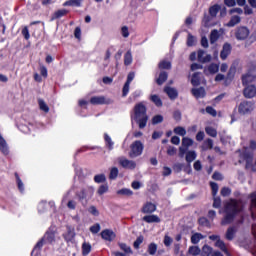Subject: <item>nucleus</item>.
I'll use <instances>...</instances> for the list:
<instances>
[{"instance_id": "41", "label": "nucleus", "mask_w": 256, "mask_h": 256, "mask_svg": "<svg viewBox=\"0 0 256 256\" xmlns=\"http://www.w3.org/2000/svg\"><path fill=\"white\" fill-rule=\"evenodd\" d=\"M38 105L41 111H44V113H49V106H47V103H45V101H43L42 99H39Z\"/></svg>"}, {"instance_id": "20", "label": "nucleus", "mask_w": 256, "mask_h": 256, "mask_svg": "<svg viewBox=\"0 0 256 256\" xmlns=\"http://www.w3.org/2000/svg\"><path fill=\"white\" fill-rule=\"evenodd\" d=\"M235 233H237V229L235 227H229L226 231V239L233 241L235 239Z\"/></svg>"}, {"instance_id": "26", "label": "nucleus", "mask_w": 256, "mask_h": 256, "mask_svg": "<svg viewBox=\"0 0 256 256\" xmlns=\"http://www.w3.org/2000/svg\"><path fill=\"white\" fill-rule=\"evenodd\" d=\"M211 253H213V248L207 244H205L203 247H202V251L200 252V255L201 256H210Z\"/></svg>"}, {"instance_id": "37", "label": "nucleus", "mask_w": 256, "mask_h": 256, "mask_svg": "<svg viewBox=\"0 0 256 256\" xmlns=\"http://www.w3.org/2000/svg\"><path fill=\"white\" fill-rule=\"evenodd\" d=\"M221 9V6L215 4L214 6H211L209 9V13L211 17H217V14L219 13V10Z\"/></svg>"}, {"instance_id": "21", "label": "nucleus", "mask_w": 256, "mask_h": 256, "mask_svg": "<svg viewBox=\"0 0 256 256\" xmlns=\"http://www.w3.org/2000/svg\"><path fill=\"white\" fill-rule=\"evenodd\" d=\"M90 103L92 105H104L105 103V97L103 96H95L90 99Z\"/></svg>"}, {"instance_id": "34", "label": "nucleus", "mask_w": 256, "mask_h": 256, "mask_svg": "<svg viewBox=\"0 0 256 256\" xmlns=\"http://www.w3.org/2000/svg\"><path fill=\"white\" fill-rule=\"evenodd\" d=\"M218 40H219V31L212 30L210 33V43L213 45V43H217Z\"/></svg>"}, {"instance_id": "12", "label": "nucleus", "mask_w": 256, "mask_h": 256, "mask_svg": "<svg viewBox=\"0 0 256 256\" xmlns=\"http://www.w3.org/2000/svg\"><path fill=\"white\" fill-rule=\"evenodd\" d=\"M155 211H157V205H155V204H153L151 202H147L142 207V213H144V214L155 213Z\"/></svg>"}, {"instance_id": "9", "label": "nucleus", "mask_w": 256, "mask_h": 256, "mask_svg": "<svg viewBox=\"0 0 256 256\" xmlns=\"http://www.w3.org/2000/svg\"><path fill=\"white\" fill-rule=\"evenodd\" d=\"M241 157L246 161V169H253V153L245 150Z\"/></svg>"}, {"instance_id": "17", "label": "nucleus", "mask_w": 256, "mask_h": 256, "mask_svg": "<svg viewBox=\"0 0 256 256\" xmlns=\"http://www.w3.org/2000/svg\"><path fill=\"white\" fill-rule=\"evenodd\" d=\"M145 223H161V218L157 215H147L142 218Z\"/></svg>"}, {"instance_id": "25", "label": "nucleus", "mask_w": 256, "mask_h": 256, "mask_svg": "<svg viewBox=\"0 0 256 256\" xmlns=\"http://www.w3.org/2000/svg\"><path fill=\"white\" fill-rule=\"evenodd\" d=\"M42 239L45 243H53L55 241V234L53 232H46Z\"/></svg>"}, {"instance_id": "15", "label": "nucleus", "mask_w": 256, "mask_h": 256, "mask_svg": "<svg viewBox=\"0 0 256 256\" xmlns=\"http://www.w3.org/2000/svg\"><path fill=\"white\" fill-rule=\"evenodd\" d=\"M165 93L168 95L169 99H177L179 97V92H177V89L171 88V87H166L164 88Z\"/></svg>"}, {"instance_id": "14", "label": "nucleus", "mask_w": 256, "mask_h": 256, "mask_svg": "<svg viewBox=\"0 0 256 256\" xmlns=\"http://www.w3.org/2000/svg\"><path fill=\"white\" fill-rule=\"evenodd\" d=\"M191 93L194 97H196V99H203V97L206 95L205 88L203 87L193 88Z\"/></svg>"}, {"instance_id": "31", "label": "nucleus", "mask_w": 256, "mask_h": 256, "mask_svg": "<svg viewBox=\"0 0 256 256\" xmlns=\"http://www.w3.org/2000/svg\"><path fill=\"white\" fill-rule=\"evenodd\" d=\"M191 83L194 87L201 85V78H199V72H195L192 75Z\"/></svg>"}, {"instance_id": "62", "label": "nucleus", "mask_w": 256, "mask_h": 256, "mask_svg": "<svg viewBox=\"0 0 256 256\" xmlns=\"http://www.w3.org/2000/svg\"><path fill=\"white\" fill-rule=\"evenodd\" d=\"M199 225H202V227H209V220L207 218L202 217L198 220Z\"/></svg>"}, {"instance_id": "40", "label": "nucleus", "mask_w": 256, "mask_h": 256, "mask_svg": "<svg viewBox=\"0 0 256 256\" xmlns=\"http://www.w3.org/2000/svg\"><path fill=\"white\" fill-rule=\"evenodd\" d=\"M208 71L212 75H215V73L219 72V64L212 63L208 66Z\"/></svg>"}, {"instance_id": "60", "label": "nucleus", "mask_w": 256, "mask_h": 256, "mask_svg": "<svg viewBox=\"0 0 256 256\" xmlns=\"http://www.w3.org/2000/svg\"><path fill=\"white\" fill-rule=\"evenodd\" d=\"M91 233L97 234L99 231H101V225L99 224H94L93 226L90 227Z\"/></svg>"}, {"instance_id": "13", "label": "nucleus", "mask_w": 256, "mask_h": 256, "mask_svg": "<svg viewBox=\"0 0 256 256\" xmlns=\"http://www.w3.org/2000/svg\"><path fill=\"white\" fill-rule=\"evenodd\" d=\"M101 237L105 241H113L115 239V232L109 229H106L101 232Z\"/></svg>"}, {"instance_id": "57", "label": "nucleus", "mask_w": 256, "mask_h": 256, "mask_svg": "<svg viewBox=\"0 0 256 256\" xmlns=\"http://www.w3.org/2000/svg\"><path fill=\"white\" fill-rule=\"evenodd\" d=\"M22 35H23L24 39H26V41H28V39L31 38V35L29 34V28L27 26H25L22 29Z\"/></svg>"}, {"instance_id": "24", "label": "nucleus", "mask_w": 256, "mask_h": 256, "mask_svg": "<svg viewBox=\"0 0 256 256\" xmlns=\"http://www.w3.org/2000/svg\"><path fill=\"white\" fill-rule=\"evenodd\" d=\"M251 205H252V217L256 215V192L250 194Z\"/></svg>"}, {"instance_id": "3", "label": "nucleus", "mask_w": 256, "mask_h": 256, "mask_svg": "<svg viewBox=\"0 0 256 256\" xmlns=\"http://www.w3.org/2000/svg\"><path fill=\"white\" fill-rule=\"evenodd\" d=\"M143 149H145L143 142H141L140 140L134 141L130 145L129 158L135 159V157H141V155H143Z\"/></svg>"}, {"instance_id": "63", "label": "nucleus", "mask_w": 256, "mask_h": 256, "mask_svg": "<svg viewBox=\"0 0 256 256\" xmlns=\"http://www.w3.org/2000/svg\"><path fill=\"white\" fill-rule=\"evenodd\" d=\"M143 236H139L136 241L134 242L133 246L134 249H139V246L141 245V243H143Z\"/></svg>"}, {"instance_id": "53", "label": "nucleus", "mask_w": 256, "mask_h": 256, "mask_svg": "<svg viewBox=\"0 0 256 256\" xmlns=\"http://www.w3.org/2000/svg\"><path fill=\"white\" fill-rule=\"evenodd\" d=\"M104 139L107 143L108 149L111 151V149H113V141L111 140V137H109V135L105 134Z\"/></svg>"}, {"instance_id": "33", "label": "nucleus", "mask_w": 256, "mask_h": 256, "mask_svg": "<svg viewBox=\"0 0 256 256\" xmlns=\"http://www.w3.org/2000/svg\"><path fill=\"white\" fill-rule=\"evenodd\" d=\"M203 151H208V149H213V139L208 138L203 142L202 145Z\"/></svg>"}, {"instance_id": "11", "label": "nucleus", "mask_w": 256, "mask_h": 256, "mask_svg": "<svg viewBox=\"0 0 256 256\" xmlns=\"http://www.w3.org/2000/svg\"><path fill=\"white\" fill-rule=\"evenodd\" d=\"M229 55H231V44L225 43L220 52V59H222V61H225V59H227Z\"/></svg>"}, {"instance_id": "28", "label": "nucleus", "mask_w": 256, "mask_h": 256, "mask_svg": "<svg viewBox=\"0 0 256 256\" xmlns=\"http://www.w3.org/2000/svg\"><path fill=\"white\" fill-rule=\"evenodd\" d=\"M133 63V55L131 54V50H128L124 55V65L129 66Z\"/></svg>"}, {"instance_id": "35", "label": "nucleus", "mask_w": 256, "mask_h": 256, "mask_svg": "<svg viewBox=\"0 0 256 256\" xmlns=\"http://www.w3.org/2000/svg\"><path fill=\"white\" fill-rule=\"evenodd\" d=\"M68 11L66 9L57 10L53 16L52 19H61V17H65L67 15Z\"/></svg>"}, {"instance_id": "5", "label": "nucleus", "mask_w": 256, "mask_h": 256, "mask_svg": "<svg viewBox=\"0 0 256 256\" xmlns=\"http://www.w3.org/2000/svg\"><path fill=\"white\" fill-rule=\"evenodd\" d=\"M235 37L238 41H245V39L249 37V28L245 26L238 27L235 32Z\"/></svg>"}, {"instance_id": "4", "label": "nucleus", "mask_w": 256, "mask_h": 256, "mask_svg": "<svg viewBox=\"0 0 256 256\" xmlns=\"http://www.w3.org/2000/svg\"><path fill=\"white\" fill-rule=\"evenodd\" d=\"M118 163L120 166L123 167V169H130V171H133V169H136L137 163L133 160H129L125 157H119Z\"/></svg>"}, {"instance_id": "8", "label": "nucleus", "mask_w": 256, "mask_h": 256, "mask_svg": "<svg viewBox=\"0 0 256 256\" xmlns=\"http://www.w3.org/2000/svg\"><path fill=\"white\" fill-rule=\"evenodd\" d=\"M243 95L246 99H253L256 96V86L251 84L244 86Z\"/></svg>"}, {"instance_id": "7", "label": "nucleus", "mask_w": 256, "mask_h": 256, "mask_svg": "<svg viewBox=\"0 0 256 256\" xmlns=\"http://www.w3.org/2000/svg\"><path fill=\"white\" fill-rule=\"evenodd\" d=\"M134 79H135V72H130L122 88V97H127V94L129 93V87L131 85V81H133Z\"/></svg>"}, {"instance_id": "48", "label": "nucleus", "mask_w": 256, "mask_h": 256, "mask_svg": "<svg viewBox=\"0 0 256 256\" xmlns=\"http://www.w3.org/2000/svg\"><path fill=\"white\" fill-rule=\"evenodd\" d=\"M159 69H171V63L167 60L161 61L158 64Z\"/></svg>"}, {"instance_id": "36", "label": "nucleus", "mask_w": 256, "mask_h": 256, "mask_svg": "<svg viewBox=\"0 0 256 256\" xmlns=\"http://www.w3.org/2000/svg\"><path fill=\"white\" fill-rule=\"evenodd\" d=\"M150 99L156 107H163V101H161V98L158 95H152L150 96Z\"/></svg>"}, {"instance_id": "27", "label": "nucleus", "mask_w": 256, "mask_h": 256, "mask_svg": "<svg viewBox=\"0 0 256 256\" xmlns=\"http://www.w3.org/2000/svg\"><path fill=\"white\" fill-rule=\"evenodd\" d=\"M241 23V17L232 16L230 21L227 23V27H235V25H239Z\"/></svg>"}, {"instance_id": "43", "label": "nucleus", "mask_w": 256, "mask_h": 256, "mask_svg": "<svg viewBox=\"0 0 256 256\" xmlns=\"http://www.w3.org/2000/svg\"><path fill=\"white\" fill-rule=\"evenodd\" d=\"M205 132L207 133V135H209L210 137H217V130L211 126H207L205 128Z\"/></svg>"}, {"instance_id": "55", "label": "nucleus", "mask_w": 256, "mask_h": 256, "mask_svg": "<svg viewBox=\"0 0 256 256\" xmlns=\"http://www.w3.org/2000/svg\"><path fill=\"white\" fill-rule=\"evenodd\" d=\"M206 113H208V115H212V117H217V110L211 106L206 107Z\"/></svg>"}, {"instance_id": "39", "label": "nucleus", "mask_w": 256, "mask_h": 256, "mask_svg": "<svg viewBox=\"0 0 256 256\" xmlns=\"http://www.w3.org/2000/svg\"><path fill=\"white\" fill-rule=\"evenodd\" d=\"M118 245H119L120 249H121L122 251H124V253H125L126 255H129V254L133 253V250H131V247L128 246L127 244H125V243H119Z\"/></svg>"}, {"instance_id": "50", "label": "nucleus", "mask_w": 256, "mask_h": 256, "mask_svg": "<svg viewBox=\"0 0 256 256\" xmlns=\"http://www.w3.org/2000/svg\"><path fill=\"white\" fill-rule=\"evenodd\" d=\"M117 193H118V195H125L126 197H131V195H133V191H131L127 188L118 190Z\"/></svg>"}, {"instance_id": "47", "label": "nucleus", "mask_w": 256, "mask_h": 256, "mask_svg": "<svg viewBox=\"0 0 256 256\" xmlns=\"http://www.w3.org/2000/svg\"><path fill=\"white\" fill-rule=\"evenodd\" d=\"M210 187H211V190H212L213 197H216L217 193L219 191V185L215 182H210Z\"/></svg>"}, {"instance_id": "29", "label": "nucleus", "mask_w": 256, "mask_h": 256, "mask_svg": "<svg viewBox=\"0 0 256 256\" xmlns=\"http://www.w3.org/2000/svg\"><path fill=\"white\" fill-rule=\"evenodd\" d=\"M188 253L192 256L201 255V248H199V246H190L188 249Z\"/></svg>"}, {"instance_id": "10", "label": "nucleus", "mask_w": 256, "mask_h": 256, "mask_svg": "<svg viewBox=\"0 0 256 256\" xmlns=\"http://www.w3.org/2000/svg\"><path fill=\"white\" fill-rule=\"evenodd\" d=\"M197 59L199 63H210L211 61V54H206L204 50H198L197 52Z\"/></svg>"}, {"instance_id": "56", "label": "nucleus", "mask_w": 256, "mask_h": 256, "mask_svg": "<svg viewBox=\"0 0 256 256\" xmlns=\"http://www.w3.org/2000/svg\"><path fill=\"white\" fill-rule=\"evenodd\" d=\"M214 198H213V207L215 208V209H219V207H221V198L220 197H215V196H213Z\"/></svg>"}, {"instance_id": "16", "label": "nucleus", "mask_w": 256, "mask_h": 256, "mask_svg": "<svg viewBox=\"0 0 256 256\" xmlns=\"http://www.w3.org/2000/svg\"><path fill=\"white\" fill-rule=\"evenodd\" d=\"M0 151L3 155H7L9 153V146H7V141L0 134Z\"/></svg>"}, {"instance_id": "2", "label": "nucleus", "mask_w": 256, "mask_h": 256, "mask_svg": "<svg viewBox=\"0 0 256 256\" xmlns=\"http://www.w3.org/2000/svg\"><path fill=\"white\" fill-rule=\"evenodd\" d=\"M134 115L131 119L137 123L139 129H145L147 127V121H149V116L147 115V107L143 102H140L134 106Z\"/></svg>"}, {"instance_id": "38", "label": "nucleus", "mask_w": 256, "mask_h": 256, "mask_svg": "<svg viewBox=\"0 0 256 256\" xmlns=\"http://www.w3.org/2000/svg\"><path fill=\"white\" fill-rule=\"evenodd\" d=\"M89 253H91V244L87 243V242H84L82 244V255L86 256Z\"/></svg>"}, {"instance_id": "64", "label": "nucleus", "mask_w": 256, "mask_h": 256, "mask_svg": "<svg viewBox=\"0 0 256 256\" xmlns=\"http://www.w3.org/2000/svg\"><path fill=\"white\" fill-rule=\"evenodd\" d=\"M171 243H173V238L169 237L168 235H165V237H164V245L166 247H171Z\"/></svg>"}, {"instance_id": "22", "label": "nucleus", "mask_w": 256, "mask_h": 256, "mask_svg": "<svg viewBox=\"0 0 256 256\" xmlns=\"http://www.w3.org/2000/svg\"><path fill=\"white\" fill-rule=\"evenodd\" d=\"M197 159V152L194 150H190L186 153V161L187 163H193Z\"/></svg>"}, {"instance_id": "23", "label": "nucleus", "mask_w": 256, "mask_h": 256, "mask_svg": "<svg viewBox=\"0 0 256 256\" xmlns=\"http://www.w3.org/2000/svg\"><path fill=\"white\" fill-rule=\"evenodd\" d=\"M201 239H205V236H203V234H201V233H194L191 236V243L193 245H197V243H199V241H201Z\"/></svg>"}, {"instance_id": "61", "label": "nucleus", "mask_w": 256, "mask_h": 256, "mask_svg": "<svg viewBox=\"0 0 256 256\" xmlns=\"http://www.w3.org/2000/svg\"><path fill=\"white\" fill-rule=\"evenodd\" d=\"M187 45L188 47H193L195 45V37L191 34H188Z\"/></svg>"}, {"instance_id": "30", "label": "nucleus", "mask_w": 256, "mask_h": 256, "mask_svg": "<svg viewBox=\"0 0 256 256\" xmlns=\"http://www.w3.org/2000/svg\"><path fill=\"white\" fill-rule=\"evenodd\" d=\"M216 247H218L219 249H221V251H223V253H225V255L229 256V251L227 250V247L225 246V242H223V240H217L216 241Z\"/></svg>"}, {"instance_id": "32", "label": "nucleus", "mask_w": 256, "mask_h": 256, "mask_svg": "<svg viewBox=\"0 0 256 256\" xmlns=\"http://www.w3.org/2000/svg\"><path fill=\"white\" fill-rule=\"evenodd\" d=\"M64 7H81V0H68L64 3Z\"/></svg>"}, {"instance_id": "49", "label": "nucleus", "mask_w": 256, "mask_h": 256, "mask_svg": "<svg viewBox=\"0 0 256 256\" xmlns=\"http://www.w3.org/2000/svg\"><path fill=\"white\" fill-rule=\"evenodd\" d=\"M148 253L149 255H155L157 253V244L150 243L148 246Z\"/></svg>"}, {"instance_id": "18", "label": "nucleus", "mask_w": 256, "mask_h": 256, "mask_svg": "<svg viewBox=\"0 0 256 256\" xmlns=\"http://www.w3.org/2000/svg\"><path fill=\"white\" fill-rule=\"evenodd\" d=\"M255 79L256 77L251 74L244 75L242 76V85L248 86L250 83H253Z\"/></svg>"}, {"instance_id": "59", "label": "nucleus", "mask_w": 256, "mask_h": 256, "mask_svg": "<svg viewBox=\"0 0 256 256\" xmlns=\"http://www.w3.org/2000/svg\"><path fill=\"white\" fill-rule=\"evenodd\" d=\"M39 71H40L41 77H43L44 79H47V76H48L47 67L42 65L40 66Z\"/></svg>"}, {"instance_id": "45", "label": "nucleus", "mask_w": 256, "mask_h": 256, "mask_svg": "<svg viewBox=\"0 0 256 256\" xmlns=\"http://www.w3.org/2000/svg\"><path fill=\"white\" fill-rule=\"evenodd\" d=\"M15 177H16V182H17V185H18V189L21 193H23L24 191V187H23V181H21V177H19V173L15 172Z\"/></svg>"}, {"instance_id": "52", "label": "nucleus", "mask_w": 256, "mask_h": 256, "mask_svg": "<svg viewBox=\"0 0 256 256\" xmlns=\"http://www.w3.org/2000/svg\"><path fill=\"white\" fill-rule=\"evenodd\" d=\"M158 123H163V116L156 115L152 118V125H158Z\"/></svg>"}, {"instance_id": "6", "label": "nucleus", "mask_w": 256, "mask_h": 256, "mask_svg": "<svg viewBox=\"0 0 256 256\" xmlns=\"http://www.w3.org/2000/svg\"><path fill=\"white\" fill-rule=\"evenodd\" d=\"M253 105H254V103L251 101H244V102L240 103V105L238 107V111L242 115L251 113V111L253 110Z\"/></svg>"}, {"instance_id": "51", "label": "nucleus", "mask_w": 256, "mask_h": 256, "mask_svg": "<svg viewBox=\"0 0 256 256\" xmlns=\"http://www.w3.org/2000/svg\"><path fill=\"white\" fill-rule=\"evenodd\" d=\"M118 175H119V169L117 167H113L110 170L109 179H115L116 177H118Z\"/></svg>"}, {"instance_id": "54", "label": "nucleus", "mask_w": 256, "mask_h": 256, "mask_svg": "<svg viewBox=\"0 0 256 256\" xmlns=\"http://www.w3.org/2000/svg\"><path fill=\"white\" fill-rule=\"evenodd\" d=\"M105 180H106V178H105L104 174H99L94 177L95 183H105Z\"/></svg>"}, {"instance_id": "46", "label": "nucleus", "mask_w": 256, "mask_h": 256, "mask_svg": "<svg viewBox=\"0 0 256 256\" xmlns=\"http://www.w3.org/2000/svg\"><path fill=\"white\" fill-rule=\"evenodd\" d=\"M63 237L67 242L73 241V239L75 238V232L68 230V232L64 234Z\"/></svg>"}, {"instance_id": "42", "label": "nucleus", "mask_w": 256, "mask_h": 256, "mask_svg": "<svg viewBox=\"0 0 256 256\" xmlns=\"http://www.w3.org/2000/svg\"><path fill=\"white\" fill-rule=\"evenodd\" d=\"M193 143H194V141L191 138L184 137L182 139V147H186V148L191 147V146H193Z\"/></svg>"}, {"instance_id": "44", "label": "nucleus", "mask_w": 256, "mask_h": 256, "mask_svg": "<svg viewBox=\"0 0 256 256\" xmlns=\"http://www.w3.org/2000/svg\"><path fill=\"white\" fill-rule=\"evenodd\" d=\"M174 133H176V135H180L181 137H185V135H187V130L181 126H178L174 128Z\"/></svg>"}, {"instance_id": "19", "label": "nucleus", "mask_w": 256, "mask_h": 256, "mask_svg": "<svg viewBox=\"0 0 256 256\" xmlns=\"http://www.w3.org/2000/svg\"><path fill=\"white\" fill-rule=\"evenodd\" d=\"M169 74L165 71L160 72L159 77L156 79L157 85H163L167 81Z\"/></svg>"}, {"instance_id": "1", "label": "nucleus", "mask_w": 256, "mask_h": 256, "mask_svg": "<svg viewBox=\"0 0 256 256\" xmlns=\"http://www.w3.org/2000/svg\"><path fill=\"white\" fill-rule=\"evenodd\" d=\"M243 206L241 205V202L237 200L231 199L229 202L226 203L224 212L225 216L221 222V225H229L233 223L235 216L237 213H240Z\"/></svg>"}, {"instance_id": "58", "label": "nucleus", "mask_w": 256, "mask_h": 256, "mask_svg": "<svg viewBox=\"0 0 256 256\" xmlns=\"http://www.w3.org/2000/svg\"><path fill=\"white\" fill-rule=\"evenodd\" d=\"M220 193L222 197H229L231 195V190L228 187H223Z\"/></svg>"}]
</instances>
